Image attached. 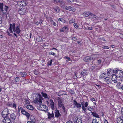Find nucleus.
I'll return each instance as SVG.
<instances>
[{"label": "nucleus", "mask_w": 123, "mask_h": 123, "mask_svg": "<svg viewBox=\"0 0 123 123\" xmlns=\"http://www.w3.org/2000/svg\"><path fill=\"white\" fill-rule=\"evenodd\" d=\"M66 123H72V122L70 121H67Z\"/></svg>", "instance_id": "63"}, {"label": "nucleus", "mask_w": 123, "mask_h": 123, "mask_svg": "<svg viewBox=\"0 0 123 123\" xmlns=\"http://www.w3.org/2000/svg\"><path fill=\"white\" fill-rule=\"evenodd\" d=\"M72 39L74 41H75L77 39V38L75 37H72Z\"/></svg>", "instance_id": "56"}, {"label": "nucleus", "mask_w": 123, "mask_h": 123, "mask_svg": "<svg viewBox=\"0 0 123 123\" xmlns=\"http://www.w3.org/2000/svg\"><path fill=\"white\" fill-rule=\"evenodd\" d=\"M12 104L11 103H7V105L11 107H12Z\"/></svg>", "instance_id": "42"}, {"label": "nucleus", "mask_w": 123, "mask_h": 123, "mask_svg": "<svg viewBox=\"0 0 123 123\" xmlns=\"http://www.w3.org/2000/svg\"><path fill=\"white\" fill-rule=\"evenodd\" d=\"M96 17V16L94 14H93L91 12H90L89 18H95Z\"/></svg>", "instance_id": "22"}, {"label": "nucleus", "mask_w": 123, "mask_h": 123, "mask_svg": "<svg viewBox=\"0 0 123 123\" xmlns=\"http://www.w3.org/2000/svg\"><path fill=\"white\" fill-rule=\"evenodd\" d=\"M8 6L4 5H3V3H0V10L2 11L3 14H6V15L8 13L7 11Z\"/></svg>", "instance_id": "2"}, {"label": "nucleus", "mask_w": 123, "mask_h": 123, "mask_svg": "<svg viewBox=\"0 0 123 123\" xmlns=\"http://www.w3.org/2000/svg\"><path fill=\"white\" fill-rule=\"evenodd\" d=\"M38 94L37 97L34 99V102L35 104H37L38 102L40 104H41L42 103V100L43 99V98L40 94Z\"/></svg>", "instance_id": "3"}, {"label": "nucleus", "mask_w": 123, "mask_h": 123, "mask_svg": "<svg viewBox=\"0 0 123 123\" xmlns=\"http://www.w3.org/2000/svg\"><path fill=\"white\" fill-rule=\"evenodd\" d=\"M88 71L87 69H85L83 70L81 73V75L84 76L86 75L87 74V72Z\"/></svg>", "instance_id": "16"}, {"label": "nucleus", "mask_w": 123, "mask_h": 123, "mask_svg": "<svg viewBox=\"0 0 123 123\" xmlns=\"http://www.w3.org/2000/svg\"><path fill=\"white\" fill-rule=\"evenodd\" d=\"M81 119V118H78L74 123H82V121Z\"/></svg>", "instance_id": "29"}, {"label": "nucleus", "mask_w": 123, "mask_h": 123, "mask_svg": "<svg viewBox=\"0 0 123 123\" xmlns=\"http://www.w3.org/2000/svg\"><path fill=\"white\" fill-rule=\"evenodd\" d=\"M20 109L21 112L22 114L25 115L28 118H30V114L26 111L24 109L21 107H20Z\"/></svg>", "instance_id": "8"}, {"label": "nucleus", "mask_w": 123, "mask_h": 123, "mask_svg": "<svg viewBox=\"0 0 123 123\" xmlns=\"http://www.w3.org/2000/svg\"><path fill=\"white\" fill-rule=\"evenodd\" d=\"M67 1L69 3L73 2L74 1V0H67Z\"/></svg>", "instance_id": "51"}, {"label": "nucleus", "mask_w": 123, "mask_h": 123, "mask_svg": "<svg viewBox=\"0 0 123 123\" xmlns=\"http://www.w3.org/2000/svg\"><path fill=\"white\" fill-rule=\"evenodd\" d=\"M90 12H86L84 13V15L86 17H89Z\"/></svg>", "instance_id": "31"}, {"label": "nucleus", "mask_w": 123, "mask_h": 123, "mask_svg": "<svg viewBox=\"0 0 123 123\" xmlns=\"http://www.w3.org/2000/svg\"><path fill=\"white\" fill-rule=\"evenodd\" d=\"M102 48L104 49H109V47L108 46H104L102 47Z\"/></svg>", "instance_id": "45"}, {"label": "nucleus", "mask_w": 123, "mask_h": 123, "mask_svg": "<svg viewBox=\"0 0 123 123\" xmlns=\"http://www.w3.org/2000/svg\"><path fill=\"white\" fill-rule=\"evenodd\" d=\"M52 23L53 25L55 26H56V23L54 22L53 21H52L51 22Z\"/></svg>", "instance_id": "47"}, {"label": "nucleus", "mask_w": 123, "mask_h": 123, "mask_svg": "<svg viewBox=\"0 0 123 123\" xmlns=\"http://www.w3.org/2000/svg\"><path fill=\"white\" fill-rule=\"evenodd\" d=\"M88 110L91 111V112H92V108L90 107H88Z\"/></svg>", "instance_id": "46"}, {"label": "nucleus", "mask_w": 123, "mask_h": 123, "mask_svg": "<svg viewBox=\"0 0 123 123\" xmlns=\"http://www.w3.org/2000/svg\"><path fill=\"white\" fill-rule=\"evenodd\" d=\"M34 73L36 75H37L38 74L37 71H34Z\"/></svg>", "instance_id": "57"}, {"label": "nucleus", "mask_w": 123, "mask_h": 123, "mask_svg": "<svg viewBox=\"0 0 123 123\" xmlns=\"http://www.w3.org/2000/svg\"><path fill=\"white\" fill-rule=\"evenodd\" d=\"M99 121V120H97L96 119H94L93 120L92 123H98Z\"/></svg>", "instance_id": "34"}, {"label": "nucleus", "mask_w": 123, "mask_h": 123, "mask_svg": "<svg viewBox=\"0 0 123 123\" xmlns=\"http://www.w3.org/2000/svg\"><path fill=\"white\" fill-rule=\"evenodd\" d=\"M53 9L57 13H59L60 12V10L58 6H56L53 7Z\"/></svg>", "instance_id": "18"}, {"label": "nucleus", "mask_w": 123, "mask_h": 123, "mask_svg": "<svg viewBox=\"0 0 123 123\" xmlns=\"http://www.w3.org/2000/svg\"><path fill=\"white\" fill-rule=\"evenodd\" d=\"M41 94L45 98H49L47 94L46 93L42 92H41Z\"/></svg>", "instance_id": "24"}, {"label": "nucleus", "mask_w": 123, "mask_h": 123, "mask_svg": "<svg viewBox=\"0 0 123 123\" xmlns=\"http://www.w3.org/2000/svg\"><path fill=\"white\" fill-rule=\"evenodd\" d=\"M112 9L113 10H115L116 9V7L115 6L113 5H112L111 6Z\"/></svg>", "instance_id": "48"}, {"label": "nucleus", "mask_w": 123, "mask_h": 123, "mask_svg": "<svg viewBox=\"0 0 123 123\" xmlns=\"http://www.w3.org/2000/svg\"><path fill=\"white\" fill-rule=\"evenodd\" d=\"M121 111L122 112V115H123V108H122L121 109Z\"/></svg>", "instance_id": "64"}, {"label": "nucleus", "mask_w": 123, "mask_h": 123, "mask_svg": "<svg viewBox=\"0 0 123 123\" xmlns=\"http://www.w3.org/2000/svg\"><path fill=\"white\" fill-rule=\"evenodd\" d=\"M122 85L121 83L120 82H118L117 83L116 87L119 89H120L121 88Z\"/></svg>", "instance_id": "26"}, {"label": "nucleus", "mask_w": 123, "mask_h": 123, "mask_svg": "<svg viewBox=\"0 0 123 123\" xmlns=\"http://www.w3.org/2000/svg\"><path fill=\"white\" fill-rule=\"evenodd\" d=\"M114 73L116 74V75L117 76L119 77H122L123 74V71L121 70H120L118 68H115L114 70Z\"/></svg>", "instance_id": "5"}, {"label": "nucleus", "mask_w": 123, "mask_h": 123, "mask_svg": "<svg viewBox=\"0 0 123 123\" xmlns=\"http://www.w3.org/2000/svg\"><path fill=\"white\" fill-rule=\"evenodd\" d=\"M58 102L59 107H62L63 105V104L60 98L58 99Z\"/></svg>", "instance_id": "20"}, {"label": "nucleus", "mask_w": 123, "mask_h": 123, "mask_svg": "<svg viewBox=\"0 0 123 123\" xmlns=\"http://www.w3.org/2000/svg\"><path fill=\"white\" fill-rule=\"evenodd\" d=\"M67 29H68V27L67 26H65L60 30V31L61 32H63Z\"/></svg>", "instance_id": "30"}, {"label": "nucleus", "mask_w": 123, "mask_h": 123, "mask_svg": "<svg viewBox=\"0 0 123 123\" xmlns=\"http://www.w3.org/2000/svg\"><path fill=\"white\" fill-rule=\"evenodd\" d=\"M22 2V3L24 5V4L25 6H26L27 5V3H26V1H21Z\"/></svg>", "instance_id": "41"}, {"label": "nucleus", "mask_w": 123, "mask_h": 123, "mask_svg": "<svg viewBox=\"0 0 123 123\" xmlns=\"http://www.w3.org/2000/svg\"><path fill=\"white\" fill-rule=\"evenodd\" d=\"M48 116V118L49 119L51 118L52 117H54V114L52 111V113L50 114L49 112H48V113L47 114Z\"/></svg>", "instance_id": "19"}, {"label": "nucleus", "mask_w": 123, "mask_h": 123, "mask_svg": "<svg viewBox=\"0 0 123 123\" xmlns=\"http://www.w3.org/2000/svg\"><path fill=\"white\" fill-rule=\"evenodd\" d=\"M2 18L1 17H0V24L2 23Z\"/></svg>", "instance_id": "59"}, {"label": "nucleus", "mask_w": 123, "mask_h": 123, "mask_svg": "<svg viewBox=\"0 0 123 123\" xmlns=\"http://www.w3.org/2000/svg\"><path fill=\"white\" fill-rule=\"evenodd\" d=\"M16 24L15 23H13L12 25L10 24V26L9 28V30L10 33H12V30H13L14 32H16L18 34H19L21 31V30L19 28V25L16 26L15 27Z\"/></svg>", "instance_id": "1"}, {"label": "nucleus", "mask_w": 123, "mask_h": 123, "mask_svg": "<svg viewBox=\"0 0 123 123\" xmlns=\"http://www.w3.org/2000/svg\"><path fill=\"white\" fill-rule=\"evenodd\" d=\"M90 100L92 101H93L95 102L96 100L94 98H90Z\"/></svg>", "instance_id": "50"}, {"label": "nucleus", "mask_w": 123, "mask_h": 123, "mask_svg": "<svg viewBox=\"0 0 123 123\" xmlns=\"http://www.w3.org/2000/svg\"><path fill=\"white\" fill-rule=\"evenodd\" d=\"M101 62V61L100 59H99L97 60V63L98 64H100Z\"/></svg>", "instance_id": "49"}, {"label": "nucleus", "mask_w": 123, "mask_h": 123, "mask_svg": "<svg viewBox=\"0 0 123 123\" xmlns=\"http://www.w3.org/2000/svg\"><path fill=\"white\" fill-rule=\"evenodd\" d=\"M7 34L9 36L11 37V36H12V34L8 32H7Z\"/></svg>", "instance_id": "58"}, {"label": "nucleus", "mask_w": 123, "mask_h": 123, "mask_svg": "<svg viewBox=\"0 0 123 123\" xmlns=\"http://www.w3.org/2000/svg\"><path fill=\"white\" fill-rule=\"evenodd\" d=\"M26 108L28 109L32 110L33 109V107L31 105H28L26 106Z\"/></svg>", "instance_id": "27"}, {"label": "nucleus", "mask_w": 123, "mask_h": 123, "mask_svg": "<svg viewBox=\"0 0 123 123\" xmlns=\"http://www.w3.org/2000/svg\"><path fill=\"white\" fill-rule=\"evenodd\" d=\"M104 123H108L107 121L105 119Z\"/></svg>", "instance_id": "62"}, {"label": "nucleus", "mask_w": 123, "mask_h": 123, "mask_svg": "<svg viewBox=\"0 0 123 123\" xmlns=\"http://www.w3.org/2000/svg\"><path fill=\"white\" fill-rule=\"evenodd\" d=\"M20 75L22 77H25L27 75L26 73L25 72H21L20 73Z\"/></svg>", "instance_id": "23"}, {"label": "nucleus", "mask_w": 123, "mask_h": 123, "mask_svg": "<svg viewBox=\"0 0 123 123\" xmlns=\"http://www.w3.org/2000/svg\"><path fill=\"white\" fill-rule=\"evenodd\" d=\"M11 117L13 120H14L16 118V116L14 113H13L11 115Z\"/></svg>", "instance_id": "28"}, {"label": "nucleus", "mask_w": 123, "mask_h": 123, "mask_svg": "<svg viewBox=\"0 0 123 123\" xmlns=\"http://www.w3.org/2000/svg\"><path fill=\"white\" fill-rule=\"evenodd\" d=\"M95 55H93L90 56H86L84 58V61L86 62H88L90 61L91 60L95 59Z\"/></svg>", "instance_id": "6"}, {"label": "nucleus", "mask_w": 123, "mask_h": 123, "mask_svg": "<svg viewBox=\"0 0 123 123\" xmlns=\"http://www.w3.org/2000/svg\"><path fill=\"white\" fill-rule=\"evenodd\" d=\"M73 105H74V107H76L78 108H81V104L80 103H78L75 100H74Z\"/></svg>", "instance_id": "11"}, {"label": "nucleus", "mask_w": 123, "mask_h": 123, "mask_svg": "<svg viewBox=\"0 0 123 123\" xmlns=\"http://www.w3.org/2000/svg\"><path fill=\"white\" fill-rule=\"evenodd\" d=\"M30 119L31 120V121H28L27 122V123H31L32 122H33V119H31V118Z\"/></svg>", "instance_id": "53"}, {"label": "nucleus", "mask_w": 123, "mask_h": 123, "mask_svg": "<svg viewBox=\"0 0 123 123\" xmlns=\"http://www.w3.org/2000/svg\"><path fill=\"white\" fill-rule=\"evenodd\" d=\"M19 14L21 15H23L26 14V10L24 8H20L18 10Z\"/></svg>", "instance_id": "9"}, {"label": "nucleus", "mask_w": 123, "mask_h": 123, "mask_svg": "<svg viewBox=\"0 0 123 123\" xmlns=\"http://www.w3.org/2000/svg\"><path fill=\"white\" fill-rule=\"evenodd\" d=\"M114 72V70L112 69H109L107 70V74L109 76H110Z\"/></svg>", "instance_id": "12"}, {"label": "nucleus", "mask_w": 123, "mask_h": 123, "mask_svg": "<svg viewBox=\"0 0 123 123\" xmlns=\"http://www.w3.org/2000/svg\"><path fill=\"white\" fill-rule=\"evenodd\" d=\"M49 54L50 55H53L54 56H55L56 54L55 53L52 52H51L49 53Z\"/></svg>", "instance_id": "39"}, {"label": "nucleus", "mask_w": 123, "mask_h": 123, "mask_svg": "<svg viewBox=\"0 0 123 123\" xmlns=\"http://www.w3.org/2000/svg\"><path fill=\"white\" fill-rule=\"evenodd\" d=\"M17 3L18 5L20 6H25L22 3V2L21 1H18Z\"/></svg>", "instance_id": "25"}, {"label": "nucleus", "mask_w": 123, "mask_h": 123, "mask_svg": "<svg viewBox=\"0 0 123 123\" xmlns=\"http://www.w3.org/2000/svg\"><path fill=\"white\" fill-rule=\"evenodd\" d=\"M105 81L107 84H110L111 83L112 81L111 79L109 77H106L105 79Z\"/></svg>", "instance_id": "13"}, {"label": "nucleus", "mask_w": 123, "mask_h": 123, "mask_svg": "<svg viewBox=\"0 0 123 123\" xmlns=\"http://www.w3.org/2000/svg\"><path fill=\"white\" fill-rule=\"evenodd\" d=\"M37 39V41L39 42L42 41L43 40V39L40 37L38 38Z\"/></svg>", "instance_id": "38"}, {"label": "nucleus", "mask_w": 123, "mask_h": 123, "mask_svg": "<svg viewBox=\"0 0 123 123\" xmlns=\"http://www.w3.org/2000/svg\"><path fill=\"white\" fill-rule=\"evenodd\" d=\"M62 8L66 10L73 11H75V9L74 7L69 6H65L64 5Z\"/></svg>", "instance_id": "10"}, {"label": "nucleus", "mask_w": 123, "mask_h": 123, "mask_svg": "<svg viewBox=\"0 0 123 123\" xmlns=\"http://www.w3.org/2000/svg\"><path fill=\"white\" fill-rule=\"evenodd\" d=\"M63 20V19L61 18H58V21H61L62 22V20Z\"/></svg>", "instance_id": "54"}, {"label": "nucleus", "mask_w": 123, "mask_h": 123, "mask_svg": "<svg viewBox=\"0 0 123 123\" xmlns=\"http://www.w3.org/2000/svg\"><path fill=\"white\" fill-rule=\"evenodd\" d=\"M43 21L42 19H40L39 20V24H41L42 23V22Z\"/></svg>", "instance_id": "52"}, {"label": "nucleus", "mask_w": 123, "mask_h": 123, "mask_svg": "<svg viewBox=\"0 0 123 123\" xmlns=\"http://www.w3.org/2000/svg\"><path fill=\"white\" fill-rule=\"evenodd\" d=\"M55 116L56 117H58L59 116H61V115L58 110H55Z\"/></svg>", "instance_id": "17"}, {"label": "nucleus", "mask_w": 123, "mask_h": 123, "mask_svg": "<svg viewBox=\"0 0 123 123\" xmlns=\"http://www.w3.org/2000/svg\"><path fill=\"white\" fill-rule=\"evenodd\" d=\"M84 105L85 106V107H87L88 105V103L87 102H86L84 104Z\"/></svg>", "instance_id": "43"}, {"label": "nucleus", "mask_w": 123, "mask_h": 123, "mask_svg": "<svg viewBox=\"0 0 123 123\" xmlns=\"http://www.w3.org/2000/svg\"><path fill=\"white\" fill-rule=\"evenodd\" d=\"M16 104L15 103H14L12 104V107L14 108L15 109H16Z\"/></svg>", "instance_id": "44"}, {"label": "nucleus", "mask_w": 123, "mask_h": 123, "mask_svg": "<svg viewBox=\"0 0 123 123\" xmlns=\"http://www.w3.org/2000/svg\"><path fill=\"white\" fill-rule=\"evenodd\" d=\"M9 111L8 109H5L2 112V116L4 118L7 117L8 115L9 114Z\"/></svg>", "instance_id": "7"}, {"label": "nucleus", "mask_w": 123, "mask_h": 123, "mask_svg": "<svg viewBox=\"0 0 123 123\" xmlns=\"http://www.w3.org/2000/svg\"><path fill=\"white\" fill-rule=\"evenodd\" d=\"M74 27L76 28H78V26L77 24L76 23H74Z\"/></svg>", "instance_id": "40"}, {"label": "nucleus", "mask_w": 123, "mask_h": 123, "mask_svg": "<svg viewBox=\"0 0 123 123\" xmlns=\"http://www.w3.org/2000/svg\"><path fill=\"white\" fill-rule=\"evenodd\" d=\"M75 20L73 18L71 19L69 21V23L70 24H71L73 23L74 22H75Z\"/></svg>", "instance_id": "37"}, {"label": "nucleus", "mask_w": 123, "mask_h": 123, "mask_svg": "<svg viewBox=\"0 0 123 123\" xmlns=\"http://www.w3.org/2000/svg\"><path fill=\"white\" fill-rule=\"evenodd\" d=\"M54 2L62 8L65 4V2L63 0H53Z\"/></svg>", "instance_id": "4"}, {"label": "nucleus", "mask_w": 123, "mask_h": 123, "mask_svg": "<svg viewBox=\"0 0 123 123\" xmlns=\"http://www.w3.org/2000/svg\"><path fill=\"white\" fill-rule=\"evenodd\" d=\"M19 80V78L18 77H17L15 78L14 80L13 81L17 83L18 82Z\"/></svg>", "instance_id": "33"}, {"label": "nucleus", "mask_w": 123, "mask_h": 123, "mask_svg": "<svg viewBox=\"0 0 123 123\" xmlns=\"http://www.w3.org/2000/svg\"><path fill=\"white\" fill-rule=\"evenodd\" d=\"M117 76L116 75H113L112 77L111 80L114 83H116L117 82Z\"/></svg>", "instance_id": "14"}, {"label": "nucleus", "mask_w": 123, "mask_h": 123, "mask_svg": "<svg viewBox=\"0 0 123 123\" xmlns=\"http://www.w3.org/2000/svg\"><path fill=\"white\" fill-rule=\"evenodd\" d=\"M88 30H92V27H88Z\"/></svg>", "instance_id": "60"}, {"label": "nucleus", "mask_w": 123, "mask_h": 123, "mask_svg": "<svg viewBox=\"0 0 123 123\" xmlns=\"http://www.w3.org/2000/svg\"><path fill=\"white\" fill-rule=\"evenodd\" d=\"M52 62V60H50V62L49 64L48 65H49L51 66V65Z\"/></svg>", "instance_id": "55"}, {"label": "nucleus", "mask_w": 123, "mask_h": 123, "mask_svg": "<svg viewBox=\"0 0 123 123\" xmlns=\"http://www.w3.org/2000/svg\"><path fill=\"white\" fill-rule=\"evenodd\" d=\"M120 118L121 119L120 121L122 122V119H123V116H121L120 117Z\"/></svg>", "instance_id": "61"}, {"label": "nucleus", "mask_w": 123, "mask_h": 123, "mask_svg": "<svg viewBox=\"0 0 123 123\" xmlns=\"http://www.w3.org/2000/svg\"><path fill=\"white\" fill-rule=\"evenodd\" d=\"M50 105L51 108L52 110H54V104L53 100L52 99H50Z\"/></svg>", "instance_id": "15"}, {"label": "nucleus", "mask_w": 123, "mask_h": 123, "mask_svg": "<svg viewBox=\"0 0 123 123\" xmlns=\"http://www.w3.org/2000/svg\"><path fill=\"white\" fill-rule=\"evenodd\" d=\"M7 119H6V118L5 117L3 121V122L4 123H7L8 122H7Z\"/></svg>", "instance_id": "36"}, {"label": "nucleus", "mask_w": 123, "mask_h": 123, "mask_svg": "<svg viewBox=\"0 0 123 123\" xmlns=\"http://www.w3.org/2000/svg\"><path fill=\"white\" fill-rule=\"evenodd\" d=\"M82 106L83 110L85 112H86V109L84 105V103L82 102L81 103Z\"/></svg>", "instance_id": "32"}, {"label": "nucleus", "mask_w": 123, "mask_h": 123, "mask_svg": "<svg viewBox=\"0 0 123 123\" xmlns=\"http://www.w3.org/2000/svg\"><path fill=\"white\" fill-rule=\"evenodd\" d=\"M91 113L92 115H93V116L95 117H96L99 118V115L96 112H91Z\"/></svg>", "instance_id": "21"}, {"label": "nucleus", "mask_w": 123, "mask_h": 123, "mask_svg": "<svg viewBox=\"0 0 123 123\" xmlns=\"http://www.w3.org/2000/svg\"><path fill=\"white\" fill-rule=\"evenodd\" d=\"M106 77V76H105L104 74H103L100 75V78L102 79H105Z\"/></svg>", "instance_id": "35"}]
</instances>
